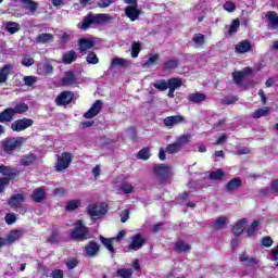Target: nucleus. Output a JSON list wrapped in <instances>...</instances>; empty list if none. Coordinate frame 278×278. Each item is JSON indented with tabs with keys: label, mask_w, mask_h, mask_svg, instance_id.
<instances>
[{
	"label": "nucleus",
	"mask_w": 278,
	"mask_h": 278,
	"mask_svg": "<svg viewBox=\"0 0 278 278\" xmlns=\"http://www.w3.org/2000/svg\"><path fill=\"white\" fill-rule=\"evenodd\" d=\"M224 10L229 13L236 12V3L231 2V1L225 2Z\"/></svg>",
	"instance_id": "60"
},
{
	"label": "nucleus",
	"mask_w": 278,
	"mask_h": 278,
	"mask_svg": "<svg viewBox=\"0 0 278 278\" xmlns=\"http://www.w3.org/2000/svg\"><path fill=\"white\" fill-rule=\"evenodd\" d=\"M186 117L182 115H172L164 118L163 123L165 127H168L169 129L175 127V125H180V123H185Z\"/></svg>",
	"instance_id": "17"
},
{
	"label": "nucleus",
	"mask_w": 278,
	"mask_h": 278,
	"mask_svg": "<svg viewBox=\"0 0 278 278\" xmlns=\"http://www.w3.org/2000/svg\"><path fill=\"white\" fill-rule=\"evenodd\" d=\"M4 177L0 178V194H3L5 192V188L10 186V181H17L18 177H21V170L13 169L9 172L8 174H3Z\"/></svg>",
	"instance_id": "7"
},
{
	"label": "nucleus",
	"mask_w": 278,
	"mask_h": 278,
	"mask_svg": "<svg viewBox=\"0 0 278 278\" xmlns=\"http://www.w3.org/2000/svg\"><path fill=\"white\" fill-rule=\"evenodd\" d=\"M108 21V14L103 13H88L84 18L81 24H78V29H81V31H88L90 29V25H101L102 23H105Z\"/></svg>",
	"instance_id": "2"
},
{
	"label": "nucleus",
	"mask_w": 278,
	"mask_h": 278,
	"mask_svg": "<svg viewBox=\"0 0 278 278\" xmlns=\"http://www.w3.org/2000/svg\"><path fill=\"white\" fill-rule=\"evenodd\" d=\"M192 41L197 47H203L205 45V35L198 33L193 36Z\"/></svg>",
	"instance_id": "47"
},
{
	"label": "nucleus",
	"mask_w": 278,
	"mask_h": 278,
	"mask_svg": "<svg viewBox=\"0 0 278 278\" xmlns=\"http://www.w3.org/2000/svg\"><path fill=\"white\" fill-rule=\"evenodd\" d=\"M179 68V60L177 59H169L163 63V71L170 72Z\"/></svg>",
	"instance_id": "31"
},
{
	"label": "nucleus",
	"mask_w": 278,
	"mask_h": 278,
	"mask_svg": "<svg viewBox=\"0 0 278 278\" xmlns=\"http://www.w3.org/2000/svg\"><path fill=\"white\" fill-rule=\"evenodd\" d=\"M182 84L184 83L181 81V79L177 78V77H173V78L167 79L168 88H172L174 90H177V88H181Z\"/></svg>",
	"instance_id": "41"
},
{
	"label": "nucleus",
	"mask_w": 278,
	"mask_h": 278,
	"mask_svg": "<svg viewBox=\"0 0 278 278\" xmlns=\"http://www.w3.org/2000/svg\"><path fill=\"white\" fill-rule=\"evenodd\" d=\"M24 5H26V9L31 13L35 14L38 10V2L34 0H21Z\"/></svg>",
	"instance_id": "37"
},
{
	"label": "nucleus",
	"mask_w": 278,
	"mask_h": 278,
	"mask_svg": "<svg viewBox=\"0 0 278 278\" xmlns=\"http://www.w3.org/2000/svg\"><path fill=\"white\" fill-rule=\"evenodd\" d=\"M21 64L26 67L34 66L36 64V60H34L29 54H24Z\"/></svg>",
	"instance_id": "44"
},
{
	"label": "nucleus",
	"mask_w": 278,
	"mask_h": 278,
	"mask_svg": "<svg viewBox=\"0 0 278 278\" xmlns=\"http://www.w3.org/2000/svg\"><path fill=\"white\" fill-rule=\"evenodd\" d=\"M30 199L34 203H43V201H47V189L45 187L35 188L30 194Z\"/></svg>",
	"instance_id": "11"
},
{
	"label": "nucleus",
	"mask_w": 278,
	"mask_h": 278,
	"mask_svg": "<svg viewBox=\"0 0 278 278\" xmlns=\"http://www.w3.org/2000/svg\"><path fill=\"white\" fill-rule=\"evenodd\" d=\"M152 86L156 90H160V92H164L165 90H168V83L166 81V79H159Z\"/></svg>",
	"instance_id": "40"
},
{
	"label": "nucleus",
	"mask_w": 278,
	"mask_h": 278,
	"mask_svg": "<svg viewBox=\"0 0 278 278\" xmlns=\"http://www.w3.org/2000/svg\"><path fill=\"white\" fill-rule=\"evenodd\" d=\"M116 276L121 278H131L134 276V270L131 268H118L116 270Z\"/></svg>",
	"instance_id": "38"
},
{
	"label": "nucleus",
	"mask_w": 278,
	"mask_h": 278,
	"mask_svg": "<svg viewBox=\"0 0 278 278\" xmlns=\"http://www.w3.org/2000/svg\"><path fill=\"white\" fill-rule=\"evenodd\" d=\"M99 251H101V245L94 240L89 241L88 244L85 245V254L87 257H97Z\"/></svg>",
	"instance_id": "15"
},
{
	"label": "nucleus",
	"mask_w": 278,
	"mask_h": 278,
	"mask_svg": "<svg viewBox=\"0 0 278 278\" xmlns=\"http://www.w3.org/2000/svg\"><path fill=\"white\" fill-rule=\"evenodd\" d=\"M270 108L266 106L264 109H258L253 113V118H262V116H268Z\"/></svg>",
	"instance_id": "50"
},
{
	"label": "nucleus",
	"mask_w": 278,
	"mask_h": 278,
	"mask_svg": "<svg viewBox=\"0 0 278 278\" xmlns=\"http://www.w3.org/2000/svg\"><path fill=\"white\" fill-rule=\"evenodd\" d=\"M187 101H189V103H203V101H207V96L201 92L190 93L187 97Z\"/></svg>",
	"instance_id": "26"
},
{
	"label": "nucleus",
	"mask_w": 278,
	"mask_h": 278,
	"mask_svg": "<svg viewBox=\"0 0 278 278\" xmlns=\"http://www.w3.org/2000/svg\"><path fill=\"white\" fill-rule=\"evenodd\" d=\"M102 110L103 101L96 100L91 108L84 114V118H94V116H99Z\"/></svg>",
	"instance_id": "13"
},
{
	"label": "nucleus",
	"mask_w": 278,
	"mask_h": 278,
	"mask_svg": "<svg viewBox=\"0 0 278 278\" xmlns=\"http://www.w3.org/2000/svg\"><path fill=\"white\" fill-rule=\"evenodd\" d=\"M61 81L64 86H75V84H77V76L75 75V72L67 71Z\"/></svg>",
	"instance_id": "21"
},
{
	"label": "nucleus",
	"mask_w": 278,
	"mask_h": 278,
	"mask_svg": "<svg viewBox=\"0 0 278 278\" xmlns=\"http://www.w3.org/2000/svg\"><path fill=\"white\" fill-rule=\"evenodd\" d=\"M257 227H260V220H254L247 229L248 238L255 237V233H257Z\"/></svg>",
	"instance_id": "43"
},
{
	"label": "nucleus",
	"mask_w": 278,
	"mask_h": 278,
	"mask_svg": "<svg viewBox=\"0 0 278 278\" xmlns=\"http://www.w3.org/2000/svg\"><path fill=\"white\" fill-rule=\"evenodd\" d=\"M121 190L124 194H131V192H134V186L129 184H124L121 186Z\"/></svg>",
	"instance_id": "61"
},
{
	"label": "nucleus",
	"mask_w": 278,
	"mask_h": 278,
	"mask_svg": "<svg viewBox=\"0 0 278 278\" xmlns=\"http://www.w3.org/2000/svg\"><path fill=\"white\" fill-rule=\"evenodd\" d=\"M130 243L128 244V249L130 251H140L144 244H147V239L142 237V233L138 232L130 238Z\"/></svg>",
	"instance_id": "10"
},
{
	"label": "nucleus",
	"mask_w": 278,
	"mask_h": 278,
	"mask_svg": "<svg viewBox=\"0 0 278 278\" xmlns=\"http://www.w3.org/2000/svg\"><path fill=\"white\" fill-rule=\"evenodd\" d=\"M68 270H73L79 266V260L77 257H71L65 263Z\"/></svg>",
	"instance_id": "52"
},
{
	"label": "nucleus",
	"mask_w": 278,
	"mask_h": 278,
	"mask_svg": "<svg viewBox=\"0 0 278 278\" xmlns=\"http://www.w3.org/2000/svg\"><path fill=\"white\" fill-rule=\"evenodd\" d=\"M252 49H253V46L249 40H242L239 43H237L235 47L236 53H249V51H251Z\"/></svg>",
	"instance_id": "20"
},
{
	"label": "nucleus",
	"mask_w": 278,
	"mask_h": 278,
	"mask_svg": "<svg viewBox=\"0 0 278 278\" xmlns=\"http://www.w3.org/2000/svg\"><path fill=\"white\" fill-rule=\"evenodd\" d=\"M244 229H247V219L242 218L232 226V233L236 238H239L244 233Z\"/></svg>",
	"instance_id": "18"
},
{
	"label": "nucleus",
	"mask_w": 278,
	"mask_h": 278,
	"mask_svg": "<svg viewBox=\"0 0 278 278\" xmlns=\"http://www.w3.org/2000/svg\"><path fill=\"white\" fill-rule=\"evenodd\" d=\"M36 160H38V155H36L34 153H29V154L22 156V159L20 160V164H21V166H31V164H34V162H36Z\"/></svg>",
	"instance_id": "30"
},
{
	"label": "nucleus",
	"mask_w": 278,
	"mask_h": 278,
	"mask_svg": "<svg viewBox=\"0 0 278 278\" xmlns=\"http://www.w3.org/2000/svg\"><path fill=\"white\" fill-rule=\"evenodd\" d=\"M162 60H160V54L155 53L150 55V58L146 61V66H155V64H160Z\"/></svg>",
	"instance_id": "46"
},
{
	"label": "nucleus",
	"mask_w": 278,
	"mask_h": 278,
	"mask_svg": "<svg viewBox=\"0 0 278 278\" xmlns=\"http://www.w3.org/2000/svg\"><path fill=\"white\" fill-rule=\"evenodd\" d=\"M21 203H25V193H16L11 195V198L8 200V205L12 210H15V212H18V207H21Z\"/></svg>",
	"instance_id": "12"
},
{
	"label": "nucleus",
	"mask_w": 278,
	"mask_h": 278,
	"mask_svg": "<svg viewBox=\"0 0 278 278\" xmlns=\"http://www.w3.org/2000/svg\"><path fill=\"white\" fill-rule=\"evenodd\" d=\"M270 192H271L273 194H277V193H278V179L271 180V184H270Z\"/></svg>",
	"instance_id": "63"
},
{
	"label": "nucleus",
	"mask_w": 278,
	"mask_h": 278,
	"mask_svg": "<svg viewBox=\"0 0 278 278\" xmlns=\"http://www.w3.org/2000/svg\"><path fill=\"white\" fill-rule=\"evenodd\" d=\"M97 45V42L93 41V39L90 38H80L78 40V51L81 53V55H86L88 53V50L92 49Z\"/></svg>",
	"instance_id": "14"
},
{
	"label": "nucleus",
	"mask_w": 278,
	"mask_h": 278,
	"mask_svg": "<svg viewBox=\"0 0 278 278\" xmlns=\"http://www.w3.org/2000/svg\"><path fill=\"white\" fill-rule=\"evenodd\" d=\"M25 86H34V84H36V81H38V79L36 78V76H25L23 79Z\"/></svg>",
	"instance_id": "59"
},
{
	"label": "nucleus",
	"mask_w": 278,
	"mask_h": 278,
	"mask_svg": "<svg viewBox=\"0 0 278 278\" xmlns=\"http://www.w3.org/2000/svg\"><path fill=\"white\" fill-rule=\"evenodd\" d=\"M73 164V153L63 152L61 155H56V162L54 164V170L56 173H65Z\"/></svg>",
	"instance_id": "4"
},
{
	"label": "nucleus",
	"mask_w": 278,
	"mask_h": 278,
	"mask_svg": "<svg viewBox=\"0 0 278 278\" xmlns=\"http://www.w3.org/2000/svg\"><path fill=\"white\" fill-rule=\"evenodd\" d=\"M34 125V119L28 118V117H23V118H18L15 119L11 125H10V129H12L13 131H25V129H29V127H31Z\"/></svg>",
	"instance_id": "9"
},
{
	"label": "nucleus",
	"mask_w": 278,
	"mask_h": 278,
	"mask_svg": "<svg viewBox=\"0 0 278 278\" xmlns=\"http://www.w3.org/2000/svg\"><path fill=\"white\" fill-rule=\"evenodd\" d=\"M188 142H190V135H182L178 137L174 143L168 144L165 151L169 153V155H175V153H179Z\"/></svg>",
	"instance_id": "6"
},
{
	"label": "nucleus",
	"mask_w": 278,
	"mask_h": 278,
	"mask_svg": "<svg viewBox=\"0 0 278 278\" xmlns=\"http://www.w3.org/2000/svg\"><path fill=\"white\" fill-rule=\"evenodd\" d=\"M108 212L105 208H99L97 204H90L87 207V214L91 216V218H99V216H103Z\"/></svg>",
	"instance_id": "19"
},
{
	"label": "nucleus",
	"mask_w": 278,
	"mask_h": 278,
	"mask_svg": "<svg viewBox=\"0 0 278 278\" xmlns=\"http://www.w3.org/2000/svg\"><path fill=\"white\" fill-rule=\"evenodd\" d=\"M114 66H119L121 68H129V66H131V61L123 58H114L111 61V68H114Z\"/></svg>",
	"instance_id": "27"
},
{
	"label": "nucleus",
	"mask_w": 278,
	"mask_h": 278,
	"mask_svg": "<svg viewBox=\"0 0 278 278\" xmlns=\"http://www.w3.org/2000/svg\"><path fill=\"white\" fill-rule=\"evenodd\" d=\"M70 236L72 240H88L90 238V228L86 227L81 219H78Z\"/></svg>",
	"instance_id": "5"
},
{
	"label": "nucleus",
	"mask_w": 278,
	"mask_h": 278,
	"mask_svg": "<svg viewBox=\"0 0 278 278\" xmlns=\"http://www.w3.org/2000/svg\"><path fill=\"white\" fill-rule=\"evenodd\" d=\"M138 160H143L147 161L151 157V148L146 147L142 148L138 153H137Z\"/></svg>",
	"instance_id": "39"
},
{
	"label": "nucleus",
	"mask_w": 278,
	"mask_h": 278,
	"mask_svg": "<svg viewBox=\"0 0 278 278\" xmlns=\"http://www.w3.org/2000/svg\"><path fill=\"white\" fill-rule=\"evenodd\" d=\"M238 29H240V20H233L229 29H228V34L229 36H231V34H237Z\"/></svg>",
	"instance_id": "54"
},
{
	"label": "nucleus",
	"mask_w": 278,
	"mask_h": 278,
	"mask_svg": "<svg viewBox=\"0 0 278 278\" xmlns=\"http://www.w3.org/2000/svg\"><path fill=\"white\" fill-rule=\"evenodd\" d=\"M100 242H102L103 247H105L110 253H114V238H105L100 235Z\"/></svg>",
	"instance_id": "36"
},
{
	"label": "nucleus",
	"mask_w": 278,
	"mask_h": 278,
	"mask_svg": "<svg viewBox=\"0 0 278 278\" xmlns=\"http://www.w3.org/2000/svg\"><path fill=\"white\" fill-rule=\"evenodd\" d=\"M225 188L227 192H233V190L242 188V179L240 177H235L226 184Z\"/></svg>",
	"instance_id": "23"
},
{
	"label": "nucleus",
	"mask_w": 278,
	"mask_h": 278,
	"mask_svg": "<svg viewBox=\"0 0 278 278\" xmlns=\"http://www.w3.org/2000/svg\"><path fill=\"white\" fill-rule=\"evenodd\" d=\"M229 224V218L226 216H220L215 220V229H223L226 225Z\"/></svg>",
	"instance_id": "49"
},
{
	"label": "nucleus",
	"mask_w": 278,
	"mask_h": 278,
	"mask_svg": "<svg viewBox=\"0 0 278 278\" xmlns=\"http://www.w3.org/2000/svg\"><path fill=\"white\" fill-rule=\"evenodd\" d=\"M242 79H244L242 71H236L232 73V80L237 86H242Z\"/></svg>",
	"instance_id": "48"
},
{
	"label": "nucleus",
	"mask_w": 278,
	"mask_h": 278,
	"mask_svg": "<svg viewBox=\"0 0 278 278\" xmlns=\"http://www.w3.org/2000/svg\"><path fill=\"white\" fill-rule=\"evenodd\" d=\"M153 174L157 177L159 182L163 186L170 184V167L164 163L154 164L152 167Z\"/></svg>",
	"instance_id": "3"
},
{
	"label": "nucleus",
	"mask_w": 278,
	"mask_h": 278,
	"mask_svg": "<svg viewBox=\"0 0 278 278\" xmlns=\"http://www.w3.org/2000/svg\"><path fill=\"white\" fill-rule=\"evenodd\" d=\"M11 111L13 112V116H16V114H25V112L29 111V105L25 102H21L14 108H11Z\"/></svg>",
	"instance_id": "32"
},
{
	"label": "nucleus",
	"mask_w": 278,
	"mask_h": 278,
	"mask_svg": "<svg viewBox=\"0 0 278 278\" xmlns=\"http://www.w3.org/2000/svg\"><path fill=\"white\" fill-rule=\"evenodd\" d=\"M125 14L127 18H129L131 22L138 21L140 18V14H142V11L138 9V4H131L127 5L125 8Z\"/></svg>",
	"instance_id": "16"
},
{
	"label": "nucleus",
	"mask_w": 278,
	"mask_h": 278,
	"mask_svg": "<svg viewBox=\"0 0 278 278\" xmlns=\"http://www.w3.org/2000/svg\"><path fill=\"white\" fill-rule=\"evenodd\" d=\"M60 233H58V231H52V233L50 235L48 242H50V244H58V242H60Z\"/></svg>",
	"instance_id": "58"
},
{
	"label": "nucleus",
	"mask_w": 278,
	"mask_h": 278,
	"mask_svg": "<svg viewBox=\"0 0 278 278\" xmlns=\"http://www.w3.org/2000/svg\"><path fill=\"white\" fill-rule=\"evenodd\" d=\"M86 62L89 64H99V56L91 51L87 54Z\"/></svg>",
	"instance_id": "55"
},
{
	"label": "nucleus",
	"mask_w": 278,
	"mask_h": 278,
	"mask_svg": "<svg viewBox=\"0 0 278 278\" xmlns=\"http://www.w3.org/2000/svg\"><path fill=\"white\" fill-rule=\"evenodd\" d=\"M71 40V35L68 33H63L62 36L59 38V45H66Z\"/></svg>",
	"instance_id": "62"
},
{
	"label": "nucleus",
	"mask_w": 278,
	"mask_h": 278,
	"mask_svg": "<svg viewBox=\"0 0 278 278\" xmlns=\"http://www.w3.org/2000/svg\"><path fill=\"white\" fill-rule=\"evenodd\" d=\"M12 71V64H5L0 68V86L8 83V77H10Z\"/></svg>",
	"instance_id": "24"
},
{
	"label": "nucleus",
	"mask_w": 278,
	"mask_h": 278,
	"mask_svg": "<svg viewBox=\"0 0 278 278\" xmlns=\"http://www.w3.org/2000/svg\"><path fill=\"white\" fill-rule=\"evenodd\" d=\"M142 51V45L139 41H134L131 45V58H138Z\"/></svg>",
	"instance_id": "45"
},
{
	"label": "nucleus",
	"mask_w": 278,
	"mask_h": 278,
	"mask_svg": "<svg viewBox=\"0 0 278 278\" xmlns=\"http://www.w3.org/2000/svg\"><path fill=\"white\" fill-rule=\"evenodd\" d=\"M74 99L75 93L73 91L65 90L56 96L55 104L59 105V108H66L73 103Z\"/></svg>",
	"instance_id": "8"
},
{
	"label": "nucleus",
	"mask_w": 278,
	"mask_h": 278,
	"mask_svg": "<svg viewBox=\"0 0 278 278\" xmlns=\"http://www.w3.org/2000/svg\"><path fill=\"white\" fill-rule=\"evenodd\" d=\"M77 60V52L75 50L67 51L63 54V64H73Z\"/></svg>",
	"instance_id": "35"
},
{
	"label": "nucleus",
	"mask_w": 278,
	"mask_h": 278,
	"mask_svg": "<svg viewBox=\"0 0 278 278\" xmlns=\"http://www.w3.org/2000/svg\"><path fill=\"white\" fill-rule=\"evenodd\" d=\"M12 121H14L12 108H7L0 112V123H12Z\"/></svg>",
	"instance_id": "25"
},
{
	"label": "nucleus",
	"mask_w": 278,
	"mask_h": 278,
	"mask_svg": "<svg viewBox=\"0 0 278 278\" xmlns=\"http://www.w3.org/2000/svg\"><path fill=\"white\" fill-rule=\"evenodd\" d=\"M224 177H225V172L222 168L213 170L208 175V179L211 181H223Z\"/></svg>",
	"instance_id": "33"
},
{
	"label": "nucleus",
	"mask_w": 278,
	"mask_h": 278,
	"mask_svg": "<svg viewBox=\"0 0 278 278\" xmlns=\"http://www.w3.org/2000/svg\"><path fill=\"white\" fill-rule=\"evenodd\" d=\"M5 29L9 31V34H16L21 29V25L16 22H8L5 24Z\"/></svg>",
	"instance_id": "42"
},
{
	"label": "nucleus",
	"mask_w": 278,
	"mask_h": 278,
	"mask_svg": "<svg viewBox=\"0 0 278 278\" xmlns=\"http://www.w3.org/2000/svg\"><path fill=\"white\" fill-rule=\"evenodd\" d=\"M23 236V230L21 229H14L11 230L4 240L7 241V244H14L21 237Z\"/></svg>",
	"instance_id": "22"
},
{
	"label": "nucleus",
	"mask_w": 278,
	"mask_h": 278,
	"mask_svg": "<svg viewBox=\"0 0 278 278\" xmlns=\"http://www.w3.org/2000/svg\"><path fill=\"white\" fill-rule=\"evenodd\" d=\"M52 278H64V270L62 269H54L51 273Z\"/></svg>",
	"instance_id": "64"
},
{
	"label": "nucleus",
	"mask_w": 278,
	"mask_h": 278,
	"mask_svg": "<svg viewBox=\"0 0 278 278\" xmlns=\"http://www.w3.org/2000/svg\"><path fill=\"white\" fill-rule=\"evenodd\" d=\"M18 220V217L16 216L15 213H7L4 216V222L8 225H14V223H16Z\"/></svg>",
	"instance_id": "53"
},
{
	"label": "nucleus",
	"mask_w": 278,
	"mask_h": 278,
	"mask_svg": "<svg viewBox=\"0 0 278 278\" xmlns=\"http://www.w3.org/2000/svg\"><path fill=\"white\" fill-rule=\"evenodd\" d=\"M112 3H116V0H99L98 8H101L103 10L105 8H110Z\"/></svg>",
	"instance_id": "57"
},
{
	"label": "nucleus",
	"mask_w": 278,
	"mask_h": 278,
	"mask_svg": "<svg viewBox=\"0 0 278 278\" xmlns=\"http://www.w3.org/2000/svg\"><path fill=\"white\" fill-rule=\"evenodd\" d=\"M191 249H192V245L186 243V241L181 239L176 241L174 247V251H176L177 253H188Z\"/></svg>",
	"instance_id": "29"
},
{
	"label": "nucleus",
	"mask_w": 278,
	"mask_h": 278,
	"mask_svg": "<svg viewBox=\"0 0 278 278\" xmlns=\"http://www.w3.org/2000/svg\"><path fill=\"white\" fill-rule=\"evenodd\" d=\"M274 242H275V241H274L273 238L269 237V236L263 237L262 240H261L262 247H265L266 249H270V245H271Z\"/></svg>",
	"instance_id": "56"
},
{
	"label": "nucleus",
	"mask_w": 278,
	"mask_h": 278,
	"mask_svg": "<svg viewBox=\"0 0 278 278\" xmlns=\"http://www.w3.org/2000/svg\"><path fill=\"white\" fill-rule=\"evenodd\" d=\"M79 205H81V202L79 200H71L66 204V210L67 212H75V210H77Z\"/></svg>",
	"instance_id": "51"
},
{
	"label": "nucleus",
	"mask_w": 278,
	"mask_h": 278,
	"mask_svg": "<svg viewBox=\"0 0 278 278\" xmlns=\"http://www.w3.org/2000/svg\"><path fill=\"white\" fill-rule=\"evenodd\" d=\"M267 20L270 24L271 29L278 28V14L275 11L267 12Z\"/></svg>",
	"instance_id": "34"
},
{
	"label": "nucleus",
	"mask_w": 278,
	"mask_h": 278,
	"mask_svg": "<svg viewBox=\"0 0 278 278\" xmlns=\"http://www.w3.org/2000/svg\"><path fill=\"white\" fill-rule=\"evenodd\" d=\"M27 139L25 137H7L1 141V150L7 155H14L15 151H21Z\"/></svg>",
	"instance_id": "1"
},
{
	"label": "nucleus",
	"mask_w": 278,
	"mask_h": 278,
	"mask_svg": "<svg viewBox=\"0 0 278 278\" xmlns=\"http://www.w3.org/2000/svg\"><path fill=\"white\" fill-rule=\"evenodd\" d=\"M53 40H55V37L53 34L49 33H42L36 37L37 45H47L49 42H53Z\"/></svg>",
	"instance_id": "28"
}]
</instances>
